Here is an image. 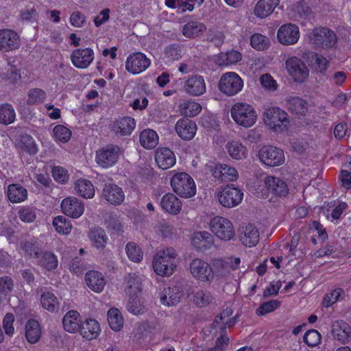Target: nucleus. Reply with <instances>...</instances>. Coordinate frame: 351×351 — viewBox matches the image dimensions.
<instances>
[{
	"instance_id": "f257e3e1",
	"label": "nucleus",
	"mask_w": 351,
	"mask_h": 351,
	"mask_svg": "<svg viewBox=\"0 0 351 351\" xmlns=\"http://www.w3.org/2000/svg\"><path fill=\"white\" fill-rule=\"evenodd\" d=\"M179 263V258L173 247H165L158 250L152 259V268L156 274L162 277H169Z\"/></svg>"
},
{
	"instance_id": "f03ea898",
	"label": "nucleus",
	"mask_w": 351,
	"mask_h": 351,
	"mask_svg": "<svg viewBox=\"0 0 351 351\" xmlns=\"http://www.w3.org/2000/svg\"><path fill=\"white\" fill-rule=\"evenodd\" d=\"M230 115L234 122L243 128L254 126L258 120L255 108L249 103L237 101L230 108Z\"/></svg>"
},
{
	"instance_id": "7ed1b4c3",
	"label": "nucleus",
	"mask_w": 351,
	"mask_h": 351,
	"mask_svg": "<svg viewBox=\"0 0 351 351\" xmlns=\"http://www.w3.org/2000/svg\"><path fill=\"white\" fill-rule=\"evenodd\" d=\"M263 119L265 125L274 133H283L289 128V116L284 110L277 106L265 108Z\"/></svg>"
},
{
	"instance_id": "20e7f679",
	"label": "nucleus",
	"mask_w": 351,
	"mask_h": 351,
	"mask_svg": "<svg viewBox=\"0 0 351 351\" xmlns=\"http://www.w3.org/2000/svg\"><path fill=\"white\" fill-rule=\"evenodd\" d=\"M261 182L255 186L254 193L262 198L268 197L269 192L279 197H285L289 193V189L286 182L281 178L275 176H267L264 184Z\"/></svg>"
},
{
	"instance_id": "39448f33",
	"label": "nucleus",
	"mask_w": 351,
	"mask_h": 351,
	"mask_svg": "<svg viewBox=\"0 0 351 351\" xmlns=\"http://www.w3.org/2000/svg\"><path fill=\"white\" fill-rule=\"evenodd\" d=\"M170 173H173L170 184L176 194L184 198H190L196 194V184L189 174L174 171Z\"/></svg>"
},
{
	"instance_id": "423d86ee",
	"label": "nucleus",
	"mask_w": 351,
	"mask_h": 351,
	"mask_svg": "<svg viewBox=\"0 0 351 351\" xmlns=\"http://www.w3.org/2000/svg\"><path fill=\"white\" fill-rule=\"evenodd\" d=\"M209 228L215 237L223 241H229L235 237L233 223L228 219L215 216L209 222Z\"/></svg>"
},
{
	"instance_id": "0eeeda50",
	"label": "nucleus",
	"mask_w": 351,
	"mask_h": 351,
	"mask_svg": "<svg viewBox=\"0 0 351 351\" xmlns=\"http://www.w3.org/2000/svg\"><path fill=\"white\" fill-rule=\"evenodd\" d=\"M217 87L223 95L232 97L243 90L244 82L238 73L228 71L221 75Z\"/></svg>"
},
{
	"instance_id": "6e6552de",
	"label": "nucleus",
	"mask_w": 351,
	"mask_h": 351,
	"mask_svg": "<svg viewBox=\"0 0 351 351\" xmlns=\"http://www.w3.org/2000/svg\"><path fill=\"white\" fill-rule=\"evenodd\" d=\"M285 70L295 83H303L309 76V69L306 63L300 58L292 56L285 62Z\"/></svg>"
},
{
	"instance_id": "1a4fd4ad",
	"label": "nucleus",
	"mask_w": 351,
	"mask_h": 351,
	"mask_svg": "<svg viewBox=\"0 0 351 351\" xmlns=\"http://www.w3.org/2000/svg\"><path fill=\"white\" fill-rule=\"evenodd\" d=\"M257 156L262 165L269 167L280 166L285 161L283 150L272 145L261 147Z\"/></svg>"
},
{
	"instance_id": "9d476101",
	"label": "nucleus",
	"mask_w": 351,
	"mask_h": 351,
	"mask_svg": "<svg viewBox=\"0 0 351 351\" xmlns=\"http://www.w3.org/2000/svg\"><path fill=\"white\" fill-rule=\"evenodd\" d=\"M241 263L239 257H229L226 259L215 258L212 261L211 269L213 281L228 277L232 271L238 268Z\"/></svg>"
},
{
	"instance_id": "9b49d317",
	"label": "nucleus",
	"mask_w": 351,
	"mask_h": 351,
	"mask_svg": "<svg viewBox=\"0 0 351 351\" xmlns=\"http://www.w3.org/2000/svg\"><path fill=\"white\" fill-rule=\"evenodd\" d=\"M216 197L222 206L228 208H234L242 202L243 193L239 188L228 184L218 191Z\"/></svg>"
},
{
	"instance_id": "f8f14e48",
	"label": "nucleus",
	"mask_w": 351,
	"mask_h": 351,
	"mask_svg": "<svg viewBox=\"0 0 351 351\" xmlns=\"http://www.w3.org/2000/svg\"><path fill=\"white\" fill-rule=\"evenodd\" d=\"M192 277L199 282L210 283L213 282L211 264L200 258H193L189 267Z\"/></svg>"
},
{
	"instance_id": "ddd939ff",
	"label": "nucleus",
	"mask_w": 351,
	"mask_h": 351,
	"mask_svg": "<svg viewBox=\"0 0 351 351\" xmlns=\"http://www.w3.org/2000/svg\"><path fill=\"white\" fill-rule=\"evenodd\" d=\"M308 38L312 44L321 49H328L333 47L337 42L335 34L324 27L315 28L308 34Z\"/></svg>"
},
{
	"instance_id": "4468645a",
	"label": "nucleus",
	"mask_w": 351,
	"mask_h": 351,
	"mask_svg": "<svg viewBox=\"0 0 351 351\" xmlns=\"http://www.w3.org/2000/svg\"><path fill=\"white\" fill-rule=\"evenodd\" d=\"M120 154L118 146L108 145L96 152L95 162L100 167L107 169L116 164Z\"/></svg>"
},
{
	"instance_id": "2eb2a0df",
	"label": "nucleus",
	"mask_w": 351,
	"mask_h": 351,
	"mask_svg": "<svg viewBox=\"0 0 351 351\" xmlns=\"http://www.w3.org/2000/svg\"><path fill=\"white\" fill-rule=\"evenodd\" d=\"M150 64L151 60L145 54L141 52H134L127 58L125 69L132 75H137L148 69Z\"/></svg>"
},
{
	"instance_id": "dca6fc26",
	"label": "nucleus",
	"mask_w": 351,
	"mask_h": 351,
	"mask_svg": "<svg viewBox=\"0 0 351 351\" xmlns=\"http://www.w3.org/2000/svg\"><path fill=\"white\" fill-rule=\"evenodd\" d=\"M299 27L293 23L281 25L277 32L278 42L283 45H292L298 43L300 38Z\"/></svg>"
},
{
	"instance_id": "f3484780",
	"label": "nucleus",
	"mask_w": 351,
	"mask_h": 351,
	"mask_svg": "<svg viewBox=\"0 0 351 351\" xmlns=\"http://www.w3.org/2000/svg\"><path fill=\"white\" fill-rule=\"evenodd\" d=\"M62 212L66 216L77 219L84 212V204L76 197L69 196L62 200L60 204Z\"/></svg>"
},
{
	"instance_id": "a211bd4d",
	"label": "nucleus",
	"mask_w": 351,
	"mask_h": 351,
	"mask_svg": "<svg viewBox=\"0 0 351 351\" xmlns=\"http://www.w3.org/2000/svg\"><path fill=\"white\" fill-rule=\"evenodd\" d=\"M184 91L190 96L199 97L206 91V84L204 77L195 75L188 77L183 86Z\"/></svg>"
},
{
	"instance_id": "6ab92c4d",
	"label": "nucleus",
	"mask_w": 351,
	"mask_h": 351,
	"mask_svg": "<svg viewBox=\"0 0 351 351\" xmlns=\"http://www.w3.org/2000/svg\"><path fill=\"white\" fill-rule=\"evenodd\" d=\"M71 61L78 69H86L94 60V51L91 48L77 49L71 54Z\"/></svg>"
},
{
	"instance_id": "aec40b11",
	"label": "nucleus",
	"mask_w": 351,
	"mask_h": 351,
	"mask_svg": "<svg viewBox=\"0 0 351 351\" xmlns=\"http://www.w3.org/2000/svg\"><path fill=\"white\" fill-rule=\"evenodd\" d=\"M183 296L182 288L178 286L165 287L160 294V303L166 306H176Z\"/></svg>"
},
{
	"instance_id": "412c9836",
	"label": "nucleus",
	"mask_w": 351,
	"mask_h": 351,
	"mask_svg": "<svg viewBox=\"0 0 351 351\" xmlns=\"http://www.w3.org/2000/svg\"><path fill=\"white\" fill-rule=\"evenodd\" d=\"M160 205L164 212L172 215H178L182 208V201L172 193L162 195Z\"/></svg>"
},
{
	"instance_id": "4be33fe9",
	"label": "nucleus",
	"mask_w": 351,
	"mask_h": 351,
	"mask_svg": "<svg viewBox=\"0 0 351 351\" xmlns=\"http://www.w3.org/2000/svg\"><path fill=\"white\" fill-rule=\"evenodd\" d=\"M175 130L181 138L189 141L194 138L197 132V125L194 121L182 118L176 122Z\"/></svg>"
},
{
	"instance_id": "5701e85b",
	"label": "nucleus",
	"mask_w": 351,
	"mask_h": 351,
	"mask_svg": "<svg viewBox=\"0 0 351 351\" xmlns=\"http://www.w3.org/2000/svg\"><path fill=\"white\" fill-rule=\"evenodd\" d=\"M155 161L160 169L166 170L175 165L176 157L170 149L159 147L156 152Z\"/></svg>"
},
{
	"instance_id": "b1692460",
	"label": "nucleus",
	"mask_w": 351,
	"mask_h": 351,
	"mask_svg": "<svg viewBox=\"0 0 351 351\" xmlns=\"http://www.w3.org/2000/svg\"><path fill=\"white\" fill-rule=\"evenodd\" d=\"M225 150L232 160H243L247 158L248 149L239 140H230L225 145Z\"/></svg>"
},
{
	"instance_id": "393cba45",
	"label": "nucleus",
	"mask_w": 351,
	"mask_h": 351,
	"mask_svg": "<svg viewBox=\"0 0 351 351\" xmlns=\"http://www.w3.org/2000/svg\"><path fill=\"white\" fill-rule=\"evenodd\" d=\"M239 237L241 243L248 247L256 245L260 239L258 229L252 224L241 227Z\"/></svg>"
},
{
	"instance_id": "a878e982",
	"label": "nucleus",
	"mask_w": 351,
	"mask_h": 351,
	"mask_svg": "<svg viewBox=\"0 0 351 351\" xmlns=\"http://www.w3.org/2000/svg\"><path fill=\"white\" fill-rule=\"evenodd\" d=\"M19 37L13 30L4 29L0 30V50L10 51L19 48Z\"/></svg>"
},
{
	"instance_id": "bb28decb",
	"label": "nucleus",
	"mask_w": 351,
	"mask_h": 351,
	"mask_svg": "<svg viewBox=\"0 0 351 351\" xmlns=\"http://www.w3.org/2000/svg\"><path fill=\"white\" fill-rule=\"evenodd\" d=\"M103 197L110 204L119 205L125 199V194L122 189L115 184H106L103 191Z\"/></svg>"
},
{
	"instance_id": "cd10ccee",
	"label": "nucleus",
	"mask_w": 351,
	"mask_h": 351,
	"mask_svg": "<svg viewBox=\"0 0 351 351\" xmlns=\"http://www.w3.org/2000/svg\"><path fill=\"white\" fill-rule=\"evenodd\" d=\"M136 126L135 120L130 117H124L113 121L111 130L118 136L130 135Z\"/></svg>"
},
{
	"instance_id": "c85d7f7f",
	"label": "nucleus",
	"mask_w": 351,
	"mask_h": 351,
	"mask_svg": "<svg viewBox=\"0 0 351 351\" xmlns=\"http://www.w3.org/2000/svg\"><path fill=\"white\" fill-rule=\"evenodd\" d=\"M280 0H259L255 4L253 13L258 19L269 16L279 5Z\"/></svg>"
},
{
	"instance_id": "c756f323",
	"label": "nucleus",
	"mask_w": 351,
	"mask_h": 351,
	"mask_svg": "<svg viewBox=\"0 0 351 351\" xmlns=\"http://www.w3.org/2000/svg\"><path fill=\"white\" fill-rule=\"evenodd\" d=\"M191 243L196 250L204 252L212 246L213 239L207 231L195 232L192 235Z\"/></svg>"
},
{
	"instance_id": "7c9ffc66",
	"label": "nucleus",
	"mask_w": 351,
	"mask_h": 351,
	"mask_svg": "<svg viewBox=\"0 0 351 351\" xmlns=\"http://www.w3.org/2000/svg\"><path fill=\"white\" fill-rule=\"evenodd\" d=\"M213 176L221 181H234L238 178L237 169L226 164H217L212 169Z\"/></svg>"
},
{
	"instance_id": "2f4dec72",
	"label": "nucleus",
	"mask_w": 351,
	"mask_h": 351,
	"mask_svg": "<svg viewBox=\"0 0 351 351\" xmlns=\"http://www.w3.org/2000/svg\"><path fill=\"white\" fill-rule=\"evenodd\" d=\"M62 325L64 329L70 333L80 331L82 321L80 313L76 311H69L63 317Z\"/></svg>"
},
{
	"instance_id": "473e14b6",
	"label": "nucleus",
	"mask_w": 351,
	"mask_h": 351,
	"mask_svg": "<svg viewBox=\"0 0 351 351\" xmlns=\"http://www.w3.org/2000/svg\"><path fill=\"white\" fill-rule=\"evenodd\" d=\"M206 30V27L204 23L197 21H189L185 23L181 29L182 34L187 38L194 39Z\"/></svg>"
},
{
	"instance_id": "72a5a7b5",
	"label": "nucleus",
	"mask_w": 351,
	"mask_h": 351,
	"mask_svg": "<svg viewBox=\"0 0 351 351\" xmlns=\"http://www.w3.org/2000/svg\"><path fill=\"white\" fill-rule=\"evenodd\" d=\"M85 280L87 286L96 293H101L106 285V279L101 273L90 271L86 273Z\"/></svg>"
},
{
	"instance_id": "f704fd0d",
	"label": "nucleus",
	"mask_w": 351,
	"mask_h": 351,
	"mask_svg": "<svg viewBox=\"0 0 351 351\" xmlns=\"http://www.w3.org/2000/svg\"><path fill=\"white\" fill-rule=\"evenodd\" d=\"M332 335L335 339L342 343H346L351 340V329L348 324L343 322L333 324Z\"/></svg>"
},
{
	"instance_id": "c9c22d12",
	"label": "nucleus",
	"mask_w": 351,
	"mask_h": 351,
	"mask_svg": "<svg viewBox=\"0 0 351 351\" xmlns=\"http://www.w3.org/2000/svg\"><path fill=\"white\" fill-rule=\"evenodd\" d=\"M74 191L76 194L85 199H92L95 194L93 184L85 178H80L75 182Z\"/></svg>"
},
{
	"instance_id": "e433bc0d",
	"label": "nucleus",
	"mask_w": 351,
	"mask_h": 351,
	"mask_svg": "<svg viewBox=\"0 0 351 351\" xmlns=\"http://www.w3.org/2000/svg\"><path fill=\"white\" fill-rule=\"evenodd\" d=\"M101 332L99 322L95 319H89L82 323L80 332L86 339H96Z\"/></svg>"
},
{
	"instance_id": "4c0bfd02",
	"label": "nucleus",
	"mask_w": 351,
	"mask_h": 351,
	"mask_svg": "<svg viewBox=\"0 0 351 351\" xmlns=\"http://www.w3.org/2000/svg\"><path fill=\"white\" fill-rule=\"evenodd\" d=\"M143 276L137 274H129L125 278V291L131 295H136L141 290Z\"/></svg>"
},
{
	"instance_id": "58836bf2",
	"label": "nucleus",
	"mask_w": 351,
	"mask_h": 351,
	"mask_svg": "<svg viewBox=\"0 0 351 351\" xmlns=\"http://www.w3.org/2000/svg\"><path fill=\"white\" fill-rule=\"evenodd\" d=\"M140 143L147 149H151L158 144L159 137L156 131L152 129H145L140 134Z\"/></svg>"
},
{
	"instance_id": "ea45409f",
	"label": "nucleus",
	"mask_w": 351,
	"mask_h": 351,
	"mask_svg": "<svg viewBox=\"0 0 351 351\" xmlns=\"http://www.w3.org/2000/svg\"><path fill=\"white\" fill-rule=\"evenodd\" d=\"M91 245L97 249H104L108 241V236L104 229L95 228L88 234Z\"/></svg>"
},
{
	"instance_id": "a19ab883",
	"label": "nucleus",
	"mask_w": 351,
	"mask_h": 351,
	"mask_svg": "<svg viewBox=\"0 0 351 351\" xmlns=\"http://www.w3.org/2000/svg\"><path fill=\"white\" fill-rule=\"evenodd\" d=\"M7 195L9 200L13 203L23 202L27 197V190L19 184H12L8 186Z\"/></svg>"
},
{
	"instance_id": "79ce46f5",
	"label": "nucleus",
	"mask_w": 351,
	"mask_h": 351,
	"mask_svg": "<svg viewBox=\"0 0 351 351\" xmlns=\"http://www.w3.org/2000/svg\"><path fill=\"white\" fill-rule=\"evenodd\" d=\"M40 304L42 307L51 312H58L60 308V302L57 297L51 292H44L40 297Z\"/></svg>"
},
{
	"instance_id": "37998d69",
	"label": "nucleus",
	"mask_w": 351,
	"mask_h": 351,
	"mask_svg": "<svg viewBox=\"0 0 351 351\" xmlns=\"http://www.w3.org/2000/svg\"><path fill=\"white\" fill-rule=\"evenodd\" d=\"M41 335V330L39 323L34 319L29 320L25 326V337L30 343H36L38 341Z\"/></svg>"
},
{
	"instance_id": "c03bdc74",
	"label": "nucleus",
	"mask_w": 351,
	"mask_h": 351,
	"mask_svg": "<svg viewBox=\"0 0 351 351\" xmlns=\"http://www.w3.org/2000/svg\"><path fill=\"white\" fill-rule=\"evenodd\" d=\"M179 111L183 116L193 117L197 115L202 110V106L193 100H187L178 106Z\"/></svg>"
},
{
	"instance_id": "a18cd8bd",
	"label": "nucleus",
	"mask_w": 351,
	"mask_h": 351,
	"mask_svg": "<svg viewBox=\"0 0 351 351\" xmlns=\"http://www.w3.org/2000/svg\"><path fill=\"white\" fill-rule=\"evenodd\" d=\"M345 298V292L341 288H335L330 290L324 297L322 304L328 308L336 302L341 301Z\"/></svg>"
},
{
	"instance_id": "49530a36",
	"label": "nucleus",
	"mask_w": 351,
	"mask_h": 351,
	"mask_svg": "<svg viewBox=\"0 0 351 351\" xmlns=\"http://www.w3.org/2000/svg\"><path fill=\"white\" fill-rule=\"evenodd\" d=\"M287 107L293 112L303 115L308 111V104L298 97H290L287 99Z\"/></svg>"
},
{
	"instance_id": "de8ad7c7",
	"label": "nucleus",
	"mask_w": 351,
	"mask_h": 351,
	"mask_svg": "<svg viewBox=\"0 0 351 351\" xmlns=\"http://www.w3.org/2000/svg\"><path fill=\"white\" fill-rule=\"evenodd\" d=\"M128 258L132 262L138 263L143 258L142 248L134 242H128L125 247Z\"/></svg>"
},
{
	"instance_id": "09e8293b",
	"label": "nucleus",
	"mask_w": 351,
	"mask_h": 351,
	"mask_svg": "<svg viewBox=\"0 0 351 351\" xmlns=\"http://www.w3.org/2000/svg\"><path fill=\"white\" fill-rule=\"evenodd\" d=\"M37 259L38 263L45 269L51 271L56 269L58 265L57 256L51 252L41 253Z\"/></svg>"
},
{
	"instance_id": "8fccbe9b",
	"label": "nucleus",
	"mask_w": 351,
	"mask_h": 351,
	"mask_svg": "<svg viewBox=\"0 0 351 351\" xmlns=\"http://www.w3.org/2000/svg\"><path fill=\"white\" fill-rule=\"evenodd\" d=\"M16 119V112L12 105L9 104H0V123L3 125L12 123Z\"/></svg>"
},
{
	"instance_id": "3c124183",
	"label": "nucleus",
	"mask_w": 351,
	"mask_h": 351,
	"mask_svg": "<svg viewBox=\"0 0 351 351\" xmlns=\"http://www.w3.org/2000/svg\"><path fill=\"white\" fill-rule=\"evenodd\" d=\"M52 225L57 232L63 235L69 234L72 229L71 221L62 215L56 217L53 219Z\"/></svg>"
},
{
	"instance_id": "603ef678",
	"label": "nucleus",
	"mask_w": 351,
	"mask_h": 351,
	"mask_svg": "<svg viewBox=\"0 0 351 351\" xmlns=\"http://www.w3.org/2000/svg\"><path fill=\"white\" fill-rule=\"evenodd\" d=\"M108 321L110 328L119 331L123 327V318L118 308H110L108 312Z\"/></svg>"
},
{
	"instance_id": "864d4df0",
	"label": "nucleus",
	"mask_w": 351,
	"mask_h": 351,
	"mask_svg": "<svg viewBox=\"0 0 351 351\" xmlns=\"http://www.w3.org/2000/svg\"><path fill=\"white\" fill-rule=\"evenodd\" d=\"M242 59V55L236 50H231L226 53H221L218 60V64L220 66H228L234 64Z\"/></svg>"
},
{
	"instance_id": "5fc2aeb1",
	"label": "nucleus",
	"mask_w": 351,
	"mask_h": 351,
	"mask_svg": "<svg viewBox=\"0 0 351 351\" xmlns=\"http://www.w3.org/2000/svg\"><path fill=\"white\" fill-rule=\"evenodd\" d=\"M53 137L56 142L65 143L71 137V131L64 125H57L53 130Z\"/></svg>"
},
{
	"instance_id": "6e6d98bb",
	"label": "nucleus",
	"mask_w": 351,
	"mask_h": 351,
	"mask_svg": "<svg viewBox=\"0 0 351 351\" xmlns=\"http://www.w3.org/2000/svg\"><path fill=\"white\" fill-rule=\"evenodd\" d=\"M214 298L212 294L206 290L200 289L194 293L193 302L199 307H203L213 302Z\"/></svg>"
},
{
	"instance_id": "4d7b16f0",
	"label": "nucleus",
	"mask_w": 351,
	"mask_h": 351,
	"mask_svg": "<svg viewBox=\"0 0 351 351\" xmlns=\"http://www.w3.org/2000/svg\"><path fill=\"white\" fill-rule=\"evenodd\" d=\"M47 98V93L41 88H34L29 90L27 102L35 105L43 103Z\"/></svg>"
},
{
	"instance_id": "13d9d810",
	"label": "nucleus",
	"mask_w": 351,
	"mask_h": 351,
	"mask_svg": "<svg viewBox=\"0 0 351 351\" xmlns=\"http://www.w3.org/2000/svg\"><path fill=\"white\" fill-rule=\"evenodd\" d=\"M251 46L256 50H264L269 47V38L261 34H254L250 38Z\"/></svg>"
},
{
	"instance_id": "bf43d9fd",
	"label": "nucleus",
	"mask_w": 351,
	"mask_h": 351,
	"mask_svg": "<svg viewBox=\"0 0 351 351\" xmlns=\"http://www.w3.org/2000/svg\"><path fill=\"white\" fill-rule=\"evenodd\" d=\"M21 147L23 151L30 155H35L38 151L34 139L29 135L22 136Z\"/></svg>"
},
{
	"instance_id": "052dcab7",
	"label": "nucleus",
	"mask_w": 351,
	"mask_h": 351,
	"mask_svg": "<svg viewBox=\"0 0 351 351\" xmlns=\"http://www.w3.org/2000/svg\"><path fill=\"white\" fill-rule=\"evenodd\" d=\"M173 230L172 223L166 220H162L156 226V232L162 238H169L172 236Z\"/></svg>"
},
{
	"instance_id": "680f3d73",
	"label": "nucleus",
	"mask_w": 351,
	"mask_h": 351,
	"mask_svg": "<svg viewBox=\"0 0 351 351\" xmlns=\"http://www.w3.org/2000/svg\"><path fill=\"white\" fill-rule=\"evenodd\" d=\"M280 305L278 300H271L262 304L256 310L257 315H265L276 310Z\"/></svg>"
},
{
	"instance_id": "e2e57ef3",
	"label": "nucleus",
	"mask_w": 351,
	"mask_h": 351,
	"mask_svg": "<svg viewBox=\"0 0 351 351\" xmlns=\"http://www.w3.org/2000/svg\"><path fill=\"white\" fill-rule=\"evenodd\" d=\"M322 336L316 330L306 331L304 336V341L310 347H315L321 342Z\"/></svg>"
},
{
	"instance_id": "0e129e2a",
	"label": "nucleus",
	"mask_w": 351,
	"mask_h": 351,
	"mask_svg": "<svg viewBox=\"0 0 351 351\" xmlns=\"http://www.w3.org/2000/svg\"><path fill=\"white\" fill-rule=\"evenodd\" d=\"M21 247L24 252L32 258H38L41 254L38 247L36 245V241L34 240L24 243Z\"/></svg>"
},
{
	"instance_id": "69168bd1",
	"label": "nucleus",
	"mask_w": 351,
	"mask_h": 351,
	"mask_svg": "<svg viewBox=\"0 0 351 351\" xmlns=\"http://www.w3.org/2000/svg\"><path fill=\"white\" fill-rule=\"evenodd\" d=\"M14 283L11 278H0V300L5 298L13 289Z\"/></svg>"
},
{
	"instance_id": "338daca9",
	"label": "nucleus",
	"mask_w": 351,
	"mask_h": 351,
	"mask_svg": "<svg viewBox=\"0 0 351 351\" xmlns=\"http://www.w3.org/2000/svg\"><path fill=\"white\" fill-rule=\"evenodd\" d=\"M261 86L269 91H275L278 88V83L269 74H263L260 77Z\"/></svg>"
},
{
	"instance_id": "774afa93",
	"label": "nucleus",
	"mask_w": 351,
	"mask_h": 351,
	"mask_svg": "<svg viewBox=\"0 0 351 351\" xmlns=\"http://www.w3.org/2000/svg\"><path fill=\"white\" fill-rule=\"evenodd\" d=\"M315 64L319 72L324 74L328 70L330 61L322 54L315 53L313 56Z\"/></svg>"
}]
</instances>
